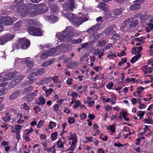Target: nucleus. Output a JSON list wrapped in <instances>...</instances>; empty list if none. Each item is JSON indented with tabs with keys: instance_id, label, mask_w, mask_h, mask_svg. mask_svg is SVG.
I'll return each instance as SVG.
<instances>
[{
	"instance_id": "nucleus-10",
	"label": "nucleus",
	"mask_w": 153,
	"mask_h": 153,
	"mask_svg": "<svg viewBox=\"0 0 153 153\" xmlns=\"http://www.w3.org/2000/svg\"><path fill=\"white\" fill-rule=\"evenodd\" d=\"M88 20V18L81 16L79 17L76 16L73 23L75 25L78 26L82 24L83 22Z\"/></svg>"
},
{
	"instance_id": "nucleus-59",
	"label": "nucleus",
	"mask_w": 153,
	"mask_h": 153,
	"mask_svg": "<svg viewBox=\"0 0 153 153\" xmlns=\"http://www.w3.org/2000/svg\"><path fill=\"white\" fill-rule=\"evenodd\" d=\"M53 89L51 88H50L47 89L46 91L45 92L46 95L47 96H48L52 92H53Z\"/></svg>"
},
{
	"instance_id": "nucleus-39",
	"label": "nucleus",
	"mask_w": 153,
	"mask_h": 153,
	"mask_svg": "<svg viewBox=\"0 0 153 153\" xmlns=\"http://www.w3.org/2000/svg\"><path fill=\"white\" fill-rule=\"evenodd\" d=\"M114 13L116 15H118L121 14L122 13V8L116 9L114 10Z\"/></svg>"
},
{
	"instance_id": "nucleus-52",
	"label": "nucleus",
	"mask_w": 153,
	"mask_h": 153,
	"mask_svg": "<svg viewBox=\"0 0 153 153\" xmlns=\"http://www.w3.org/2000/svg\"><path fill=\"white\" fill-rule=\"evenodd\" d=\"M71 96L72 97L71 99L76 100V98L78 97V94L75 92L73 91L72 92Z\"/></svg>"
},
{
	"instance_id": "nucleus-9",
	"label": "nucleus",
	"mask_w": 153,
	"mask_h": 153,
	"mask_svg": "<svg viewBox=\"0 0 153 153\" xmlns=\"http://www.w3.org/2000/svg\"><path fill=\"white\" fill-rule=\"evenodd\" d=\"M117 27L115 25H112L108 28L106 29L104 32L105 34L109 36L112 35L116 33V31L114 29H116Z\"/></svg>"
},
{
	"instance_id": "nucleus-38",
	"label": "nucleus",
	"mask_w": 153,
	"mask_h": 153,
	"mask_svg": "<svg viewBox=\"0 0 153 153\" xmlns=\"http://www.w3.org/2000/svg\"><path fill=\"white\" fill-rule=\"evenodd\" d=\"M16 80H17V79H13L11 82L10 84L9 85L10 88H13L15 85H17V84L18 83V81H16Z\"/></svg>"
},
{
	"instance_id": "nucleus-40",
	"label": "nucleus",
	"mask_w": 153,
	"mask_h": 153,
	"mask_svg": "<svg viewBox=\"0 0 153 153\" xmlns=\"http://www.w3.org/2000/svg\"><path fill=\"white\" fill-rule=\"evenodd\" d=\"M145 112L139 111L137 113V115L139 117V119H141L143 118V116L145 114Z\"/></svg>"
},
{
	"instance_id": "nucleus-28",
	"label": "nucleus",
	"mask_w": 153,
	"mask_h": 153,
	"mask_svg": "<svg viewBox=\"0 0 153 153\" xmlns=\"http://www.w3.org/2000/svg\"><path fill=\"white\" fill-rule=\"evenodd\" d=\"M5 117H3V120L5 122H8L11 119L10 114L8 112H6L5 114Z\"/></svg>"
},
{
	"instance_id": "nucleus-30",
	"label": "nucleus",
	"mask_w": 153,
	"mask_h": 153,
	"mask_svg": "<svg viewBox=\"0 0 153 153\" xmlns=\"http://www.w3.org/2000/svg\"><path fill=\"white\" fill-rule=\"evenodd\" d=\"M50 7L53 13L56 12L59 10L58 6L54 4H51Z\"/></svg>"
},
{
	"instance_id": "nucleus-34",
	"label": "nucleus",
	"mask_w": 153,
	"mask_h": 153,
	"mask_svg": "<svg viewBox=\"0 0 153 153\" xmlns=\"http://www.w3.org/2000/svg\"><path fill=\"white\" fill-rule=\"evenodd\" d=\"M48 53L47 51H44L43 53L41 55L40 58L41 59H46L48 57L50 56Z\"/></svg>"
},
{
	"instance_id": "nucleus-54",
	"label": "nucleus",
	"mask_w": 153,
	"mask_h": 153,
	"mask_svg": "<svg viewBox=\"0 0 153 153\" xmlns=\"http://www.w3.org/2000/svg\"><path fill=\"white\" fill-rule=\"evenodd\" d=\"M21 48L19 44L16 43H14L12 45V48L13 50H17Z\"/></svg>"
},
{
	"instance_id": "nucleus-18",
	"label": "nucleus",
	"mask_w": 153,
	"mask_h": 153,
	"mask_svg": "<svg viewBox=\"0 0 153 153\" xmlns=\"http://www.w3.org/2000/svg\"><path fill=\"white\" fill-rule=\"evenodd\" d=\"M22 108L24 110V112L25 114H28L29 113L30 107L25 102L22 104Z\"/></svg>"
},
{
	"instance_id": "nucleus-4",
	"label": "nucleus",
	"mask_w": 153,
	"mask_h": 153,
	"mask_svg": "<svg viewBox=\"0 0 153 153\" xmlns=\"http://www.w3.org/2000/svg\"><path fill=\"white\" fill-rule=\"evenodd\" d=\"M13 21L11 17L8 16H0V32L2 30V26L4 25L6 26L11 25Z\"/></svg>"
},
{
	"instance_id": "nucleus-13",
	"label": "nucleus",
	"mask_w": 153,
	"mask_h": 153,
	"mask_svg": "<svg viewBox=\"0 0 153 153\" xmlns=\"http://www.w3.org/2000/svg\"><path fill=\"white\" fill-rule=\"evenodd\" d=\"M38 91L36 90L35 91L32 92L28 94L26 98V101L27 102H30L33 100L35 97L37 95Z\"/></svg>"
},
{
	"instance_id": "nucleus-23",
	"label": "nucleus",
	"mask_w": 153,
	"mask_h": 153,
	"mask_svg": "<svg viewBox=\"0 0 153 153\" xmlns=\"http://www.w3.org/2000/svg\"><path fill=\"white\" fill-rule=\"evenodd\" d=\"M54 62L53 59H51L47 60L44 62L42 65V66L43 67H45L50 65Z\"/></svg>"
},
{
	"instance_id": "nucleus-37",
	"label": "nucleus",
	"mask_w": 153,
	"mask_h": 153,
	"mask_svg": "<svg viewBox=\"0 0 153 153\" xmlns=\"http://www.w3.org/2000/svg\"><path fill=\"white\" fill-rule=\"evenodd\" d=\"M56 50L54 48H52L48 50H47L49 54V55L50 56L53 55L56 52Z\"/></svg>"
},
{
	"instance_id": "nucleus-44",
	"label": "nucleus",
	"mask_w": 153,
	"mask_h": 153,
	"mask_svg": "<svg viewBox=\"0 0 153 153\" xmlns=\"http://www.w3.org/2000/svg\"><path fill=\"white\" fill-rule=\"evenodd\" d=\"M4 36L0 37V45H4L7 42Z\"/></svg>"
},
{
	"instance_id": "nucleus-22",
	"label": "nucleus",
	"mask_w": 153,
	"mask_h": 153,
	"mask_svg": "<svg viewBox=\"0 0 153 153\" xmlns=\"http://www.w3.org/2000/svg\"><path fill=\"white\" fill-rule=\"evenodd\" d=\"M98 24H97L96 25H94L91 27L89 29H88L86 32L88 33H92L96 31L98 29Z\"/></svg>"
},
{
	"instance_id": "nucleus-58",
	"label": "nucleus",
	"mask_w": 153,
	"mask_h": 153,
	"mask_svg": "<svg viewBox=\"0 0 153 153\" xmlns=\"http://www.w3.org/2000/svg\"><path fill=\"white\" fill-rule=\"evenodd\" d=\"M37 75L36 72L31 73L28 76V79H31V78L35 77Z\"/></svg>"
},
{
	"instance_id": "nucleus-14",
	"label": "nucleus",
	"mask_w": 153,
	"mask_h": 153,
	"mask_svg": "<svg viewBox=\"0 0 153 153\" xmlns=\"http://www.w3.org/2000/svg\"><path fill=\"white\" fill-rule=\"evenodd\" d=\"M130 19H127L125 20V23H123L121 26L120 28V30L123 32L127 31L128 29V25L130 23Z\"/></svg>"
},
{
	"instance_id": "nucleus-60",
	"label": "nucleus",
	"mask_w": 153,
	"mask_h": 153,
	"mask_svg": "<svg viewBox=\"0 0 153 153\" xmlns=\"http://www.w3.org/2000/svg\"><path fill=\"white\" fill-rule=\"evenodd\" d=\"M105 109L106 111H109L112 110V106L109 104H107L105 107Z\"/></svg>"
},
{
	"instance_id": "nucleus-47",
	"label": "nucleus",
	"mask_w": 153,
	"mask_h": 153,
	"mask_svg": "<svg viewBox=\"0 0 153 153\" xmlns=\"http://www.w3.org/2000/svg\"><path fill=\"white\" fill-rule=\"evenodd\" d=\"M57 132L52 133L51 135V140L52 141L56 140L57 138Z\"/></svg>"
},
{
	"instance_id": "nucleus-64",
	"label": "nucleus",
	"mask_w": 153,
	"mask_h": 153,
	"mask_svg": "<svg viewBox=\"0 0 153 153\" xmlns=\"http://www.w3.org/2000/svg\"><path fill=\"white\" fill-rule=\"evenodd\" d=\"M114 86V84L112 82H111L107 84L106 85V87L109 89H111L113 86Z\"/></svg>"
},
{
	"instance_id": "nucleus-16",
	"label": "nucleus",
	"mask_w": 153,
	"mask_h": 153,
	"mask_svg": "<svg viewBox=\"0 0 153 153\" xmlns=\"http://www.w3.org/2000/svg\"><path fill=\"white\" fill-rule=\"evenodd\" d=\"M20 91L17 90L13 92L11 95L9 96V99L11 100H13L17 98L20 94Z\"/></svg>"
},
{
	"instance_id": "nucleus-56",
	"label": "nucleus",
	"mask_w": 153,
	"mask_h": 153,
	"mask_svg": "<svg viewBox=\"0 0 153 153\" xmlns=\"http://www.w3.org/2000/svg\"><path fill=\"white\" fill-rule=\"evenodd\" d=\"M27 21V23L29 25H33L35 24L34 21L33 19H28Z\"/></svg>"
},
{
	"instance_id": "nucleus-41",
	"label": "nucleus",
	"mask_w": 153,
	"mask_h": 153,
	"mask_svg": "<svg viewBox=\"0 0 153 153\" xmlns=\"http://www.w3.org/2000/svg\"><path fill=\"white\" fill-rule=\"evenodd\" d=\"M33 89V87L32 86H30L27 88L23 89L24 92H31Z\"/></svg>"
},
{
	"instance_id": "nucleus-53",
	"label": "nucleus",
	"mask_w": 153,
	"mask_h": 153,
	"mask_svg": "<svg viewBox=\"0 0 153 153\" xmlns=\"http://www.w3.org/2000/svg\"><path fill=\"white\" fill-rule=\"evenodd\" d=\"M146 88V87L143 88L142 86H139L137 88V93L138 94H140Z\"/></svg>"
},
{
	"instance_id": "nucleus-36",
	"label": "nucleus",
	"mask_w": 153,
	"mask_h": 153,
	"mask_svg": "<svg viewBox=\"0 0 153 153\" xmlns=\"http://www.w3.org/2000/svg\"><path fill=\"white\" fill-rule=\"evenodd\" d=\"M4 36L7 42L13 39L14 37V35L13 34H7L5 35Z\"/></svg>"
},
{
	"instance_id": "nucleus-8",
	"label": "nucleus",
	"mask_w": 153,
	"mask_h": 153,
	"mask_svg": "<svg viewBox=\"0 0 153 153\" xmlns=\"http://www.w3.org/2000/svg\"><path fill=\"white\" fill-rule=\"evenodd\" d=\"M36 11L37 15L44 13L48 10V7L45 4L41 3L36 5Z\"/></svg>"
},
{
	"instance_id": "nucleus-32",
	"label": "nucleus",
	"mask_w": 153,
	"mask_h": 153,
	"mask_svg": "<svg viewBox=\"0 0 153 153\" xmlns=\"http://www.w3.org/2000/svg\"><path fill=\"white\" fill-rule=\"evenodd\" d=\"M26 64L27 67L29 69H31L33 68L34 66V62L33 61L28 60L26 62Z\"/></svg>"
},
{
	"instance_id": "nucleus-2",
	"label": "nucleus",
	"mask_w": 153,
	"mask_h": 153,
	"mask_svg": "<svg viewBox=\"0 0 153 153\" xmlns=\"http://www.w3.org/2000/svg\"><path fill=\"white\" fill-rule=\"evenodd\" d=\"M25 7L23 8L24 11L23 13H22V15L23 16H26L28 15V16L33 17L37 15L36 6L35 4L30 3H28L25 10Z\"/></svg>"
},
{
	"instance_id": "nucleus-63",
	"label": "nucleus",
	"mask_w": 153,
	"mask_h": 153,
	"mask_svg": "<svg viewBox=\"0 0 153 153\" xmlns=\"http://www.w3.org/2000/svg\"><path fill=\"white\" fill-rule=\"evenodd\" d=\"M137 48V52L134 53V54H136L140 53L143 49L142 46H140L139 47L136 48Z\"/></svg>"
},
{
	"instance_id": "nucleus-7",
	"label": "nucleus",
	"mask_w": 153,
	"mask_h": 153,
	"mask_svg": "<svg viewBox=\"0 0 153 153\" xmlns=\"http://www.w3.org/2000/svg\"><path fill=\"white\" fill-rule=\"evenodd\" d=\"M18 42L21 45V48L22 50L27 49L30 45V41L25 37L19 39Z\"/></svg>"
},
{
	"instance_id": "nucleus-31",
	"label": "nucleus",
	"mask_w": 153,
	"mask_h": 153,
	"mask_svg": "<svg viewBox=\"0 0 153 153\" xmlns=\"http://www.w3.org/2000/svg\"><path fill=\"white\" fill-rule=\"evenodd\" d=\"M141 56V54H139L132 57L130 60V62L133 63L135 62Z\"/></svg>"
},
{
	"instance_id": "nucleus-27",
	"label": "nucleus",
	"mask_w": 153,
	"mask_h": 153,
	"mask_svg": "<svg viewBox=\"0 0 153 153\" xmlns=\"http://www.w3.org/2000/svg\"><path fill=\"white\" fill-rule=\"evenodd\" d=\"M33 149L34 153H40L41 148L39 147V144H35L33 147Z\"/></svg>"
},
{
	"instance_id": "nucleus-48",
	"label": "nucleus",
	"mask_w": 153,
	"mask_h": 153,
	"mask_svg": "<svg viewBox=\"0 0 153 153\" xmlns=\"http://www.w3.org/2000/svg\"><path fill=\"white\" fill-rule=\"evenodd\" d=\"M119 36L117 34H114L112 37V39L114 42H116L119 39Z\"/></svg>"
},
{
	"instance_id": "nucleus-12",
	"label": "nucleus",
	"mask_w": 153,
	"mask_h": 153,
	"mask_svg": "<svg viewBox=\"0 0 153 153\" xmlns=\"http://www.w3.org/2000/svg\"><path fill=\"white\" fill-rule=\"evenodd\" d=\"M16 72V71H15ZM15 71L13 73H9L3 76L2 78L0 79L1 81L9 80L12 79L15 75Z\"/></svg>"
},
{
	"instance_id": "nucleus-6",
	"label": "nucleus",
	"mask_w": 153,
	"mask_h": 153,
	"mask_svg": "<svg viewBox=\"0 0 153 153\" xmlns=\"http://www.w3.org/2000/svg\"><path fill=\"white\" fill-rule=\"evenodd\" d=\"M65 125H62V131L63 132L60 133V134L62 136V137L57 142V146L60 148H63L64 147V145L66 142V140L64 137H63V134H65L67 131V130H65Z\"/></svg>"
},
{
	"instance_id": "nucleus-43",
	"label": "nucleus",
	"mask_w": 153,
	"mask_h": 153,
	"mask_svg": "<svg viewBox=\"0 0 153 153\" xmlns=\"http://www.w3.org/2000/svg\"><path fill=\"white\" fill-rule=\"evenodd\" d=\"M69 46V44H62L60 45V48H63L64 50L65 51H68L69 49L68 47Z\"/></svg>"
},
{
	"instance_id": "nucleus-55",
	"label": "nucleus",
	"mask_w": 153,
	"mask_h": 153,
	"mask_svg": "<svg viewBox=\"0 0 153 153\" xmlns=\"http://www.w3.org/2000/svg\"><path fill=\"white\" fill-rule=\"evenodd\" d=\"M43 79L44 80V82H45V83H48L50 82L51 81V80L52 79V77L51 76H49L48 77H44Z\"/></svg>"
},
{
	"instance_id": "nucleus-46",
	"label": "nucleus",
	"mask_w": 153,
	"mask_h": 153,
	"mask_svg": "<svg viewBox=\"0 0 153 153\" xmlns=\"http://www.w3.org/2000/svg\"><path fill=\"white\" fill-rule=\"evenodd\" d=\"M33 131V129L30 128V130L28 129L25 130L24 132V136H28L29 134L31 133Z\"/></svg>"
},
{
	"instance_id": "nucleus-57",
	"label": "nucleus",
	"mask_w": 153,
	"mask_h": 153,
	"mask_svg": "<svg viewBox=\"0 0 153 153\" xmlns=\"http://www.w3.org/2000/svg\"><path fill=\"white\" fill-rule=\"evenodd\" d=\"M23 2V0H15V3L17 5L22 7Z\"/></svg>"
},
{
	"instance_id": "nucleus-62",
	"label": "nucleus",
	"mask_w": 153,
	"mask_h": 153,
	"mask_svg": "<svg viewBox=\"0 0 153 153\" xmlns=\"http://www.w3.org/2000/svg\"><path fill=\"white\" fill-rule=\"evenodd\" d=\"M127 115V114L125 112H123L122 113V116L123 119L126 121H128L129 119L128 118H126V116Z\"/></svg>"
},
{
	"instance_id": "nucleus-51",
	"label": "nucleus",
	"mask_w": 153,
	"mask_h": 153,
	"mask_svg": "<svg viewBox=\"0 0 153 153\" xmlns=\"http://www.w3.org/2000/svg\"><path fill=\"white\" fill-rule=\"evenodd\" d=\"M81 104V102L79 100H75V104L74 105V108H77L80 106Z\"/></svg>"
},
{
	"instance_id": "nucleus-21",
	"label": "nucleus",
	"mask_w": 153,
	"mask_h": 153,
	"mask_svg": "<svg viewBox=\"0 0 153 153\" xmlns=\"http://www.w3.org/2000/svg\"><path fill=\"white\" fill-rule=\"evenodd\" d=\"M78 66V62L76 61H73L68 63L67 65V68L70 69L76 68Z\"/></svg>"
},
{
	"instance_id": "nucleus-20",
	"label": "nucleus",
	"mask_w": 153,
	"mask_h": 153,
	"mask_svg": "<svg viewBox=\"0 0 153 153\" xmlns=\"http://www.w3.org/2000/svg\"><path fill=\"white\" fill-rule=\"evenodd\" d=\"M98 6L99 8L105 11H107L108 10V6L104 2H101Z\"/></svg>"
},
{
	"instance_id": "nucleus-15",
	"label": "nucleus",
	"mask_w": 153,
	"mask_h": 153,
	"mask_svg": "<svg viewBox=\"0 0 153 153\" xmlns=\"http://www.w3.org/2000/svg\"><path fill=\"white\" fill-rule=\"evenodd\" d=\"M10 126L11 127L12 131L16 133H20L22 128V126L20 125H14L13 126Z\"/></svg>"
},
{
	"instance_id": "nucleus-42",
	"label": "nucleus",
	"mask_w": 153,
	"mask_h": 153,
	"mask_svg": "<svg viewBox=\"0 0 153 153\" xmlns=\"http://www.w3.org/2000/svg\"><path fill=\"white\" fill-rule=\"evenodd\" d=\"M106 43L105 40L101 39L98 41V44L99 46H104Z\"/></svg>"
},
{
	"instance_id": "nucleus-49",
	"label": "nucleus",
	"mask_w": 153,
	"mask_h": 153,
	"mask_svg": "<svg viewBox=\"0 0 153 153\" xmlns=\"http://www.w3.org/2000/svg\"><path fill=\"white\" fill-rule=\"evenodd\" d=\"M22 22L21 21H19L16 22L14 25L15 28H19L22 26Z\"/></svg>"
},
{
	"instance_id": "nucleus-33",
	"label": "nucleus",
	"mask_w": 153,
	"mask_h": 153,
	"mask_svg": "<svg viewBox=\"0 0 153 153\" xmlns=\"http://www.w3.org/2000/svg\"><path fill=\"white\" fill-rule=\"evenodd\" d=\"M56 146L54 145L48 148L44 149V150L47 152H50L52 151V153H56V150L55 149V147Z\"/></svg>"
},
{
	"instance_id": "nucleus-19",
	"label": "nucleus",
	"mask_w": 153,
	"mask_h": 153,
	"mask_svg": "<svg viewBox=\"0 0 153 153\" xmlns=\"http://www.w3.org/2000/svg\"><path fill=\"white\" fill-rule=\"evenodd\" d=\"M66 16L69 20L72 22H73L76 17V16L75 14L69 12L67 13Z\"/></svg>"
},
{
	"instance_id": "nucleus-29",
	"label": "nucleus",
	"mask_w": 153,
	"mask_h": 153,
	"mask_svg": "<svg viewBox=\"0 0 153 153\" xmlns=\"http://www.w3.org/2000/svg\"><path fill=\"white\" fill-rule=\"evenodd\" d=\"M39 102H36V103L39 105H43L45 103V100L43 97L41 96L39 97Z\"/></svg>"
},
{
	"instance_id": "nucleus-50",
	"label": "nucleus",
	"mask_w": 153,
	"mask_h": 153,
	"mask_svg": "<svg viewBox=\"0 0 153 153\" xmlns=\"http://www.w3.org/2000/svg\"><path fill=\"white\" fill-rule=\"evenodd\" d=\"M45 69L43 68H40L38 70L36 73L37 75L43 74L45 73Z\"/></svg>"
},
{
	"instance_id": "nucleus-5",
	"label": "nucleus",
	"mask_w": 153,
	"mask_h": 153,
	"mask_svg": "<svg viewBox=\"0 0 153 153\" xmlns=\"http://www.w3.org/2000/svg\"><path fill=\"white\" fill-rule=\"evenodd\" d=\"M27 30L30 34L36 36H41L42 35V31L40 28L36 27L29 26Z\"/></svg>"
},
{
	"instance_id": "nucleus-35",
	"label": "nucleus",
	"mask_w": 153,
	"mask_h": 153,
	"mask_svg": "<svg viewBox=\"0 0 153 153\" xmlns=\"http://www.w3.org/2000/svg\"><path fill=\"white\" fill-rule=\"evenodd\" d=\"M106 128L108 130L111 131L112 133L115 132L116 128L114 125H109L106 126Z\"/></svg>"
},
{
	"instance_id": "nucleus-17",
	"label": "nucleus",
	"mask_w": 153,
	"mask_h": 153,
	"mask_svg": "<svg viewBox=\"0 0 153 153\" xmlns=\"http://www.w3.org/2000/svg\"><path fill=\"white\" fill-rule=\"evenodd\" d=\"M142 69L144 71L145 74L152 73L153 70V68H152L151 67L148 68V66L147 65H146L143 66L142 68Z\"/></svg>"
},
{
	"instance_id": "nucleus-24",
	"label": "nucleus",
	"mask_w": 153,
	"mask_h": 153,
	"mask_svg": "<svg viewBox=\"0 0 153 153\" xmlns=\"http://www.w3.org/2000/svg\"><path fill=\"white\" fill-rule=\"evenodd\" d=\"M130 19V24L128 25V28H131L134 27H136L138 24V21L137 20H135L133 22L131 21V19Z\"/></svg>"
},
{
	"instance_id": "nucleus-26",
	"label": "nucleus",
	"mask_w": 153,
	"mask_h": 153,
	"mask_svg": "<svg viewBox=\"0 0 153 153\" xmlns=\"http://www.w3.org/2000/svg\"><path fill=\"white\" fill-rule=\"evenodd\" d=\"M134 4L131 5L130 7V9L132 10H134L137 9H139L141 8V6L139 3H134Z\"/></svg>"
},
{
	"instance_id": "nucleus-45",
	"label": "nucleus",
	"mask_w": 153,
	"mask_h": 153,
	"mask_svg": "<svg viewBox=\"0 0 153 153\" xmlns=\"http://www.w3.org/2000/svg\"><path fill=\"white\" fill-rule=\"evenodd\" d=\"M127 58H122L121 59V61L118 62V65L119 66H120L122 64H123L127 62Z\"/></svg>"
},
{
	"instance_id": "nucleus-1",
	"label": "nucleus",
	"mask_w": 153,
	"mask_h": 153,
	"mask_svg": "<svg viewBox=\"0 0 153 153\" xmlns=\"http://www.w3.org/2000/svg\"><path fill=\"white\" fill-rule=\"evenodd\" d=\"M74 33L69 27H67L63 31V33L59 35L58 39L61 41L64 42H68L71 41L72 44H76L81 43L82 41V39L79 38L76 39L72 40L74 36Z\"/></svg>"
},
{
	"instance_id": "nucleus-25",
	"label": "nucleus",
	"mask_w": 153,
	"mask_h": 153,
	"mask_svg": "<svg viewBox=\"0 0 153 153\" xmlns=\"http://www.w3.org/2000/svg\"><path fill=\"white\" fill-rule=\"evenodd\" d=\"M47 18L49 21L53 23L55 22L58 20V17L56 16H53V15L48 16Z\"/></svg>"
},
{
	"instance_id": "nucleus-61",
	"label": "nucleus",
	"mask_w": 153,
	"mask_h": 153,
	"mask_svg": "<svg viewBox=\"0 0 153 153\" xmlns=\"http://www.w3.org/2000/svg\"><path fill=\"white\" fill-rule=\"evenodd\" d=\"M53 110L56 111H58L59 110V105H58L57 104H54L53 106Z\"/></svg>"
},
{
	"instance_id": "nucleus-3",
	"label": "nucleus",
	"mask_w": 153,
	"mask_h": 153,
	"mask_svg": "<svg viewBox=\"0 0 153 153\" xmlns=\"http://www.w3.org/2000/svg\"><path fill=\"white\" fill-rule=\"evenodd\" d=\"M68 140H72V142L70 141L69 144L71 145L70 148L67 151H73L74 150L77 141V136L75 133L74 132H70L67 137Z\"/></svg>"
},
{
	"instance_id": "nucleus-11",
	"label": "nucleus",
	"mask_w": 153,
	"mask_h": 153,
	"mask_svg": "<svg viewBox=\"0 0 153 153\" xmlns=\"http://www.w3.org/2000/svg\"><path fill=\"white\" fill-rule=\"evenodd\" d=\"M10 8L14 12H18L20 13L22 15L24 11L23 8L22 7L17 5L16 4L11 5L10 6Z\"/></svg>"
}]
</instances>
